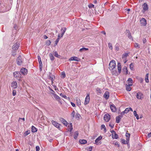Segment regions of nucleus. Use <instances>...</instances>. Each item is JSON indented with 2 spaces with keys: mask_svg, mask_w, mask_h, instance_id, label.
Returning a JSON list of instances; mask_svg holds the SVG:
<instances>
[{
  "mask_svg": "<svg viewBox=\"0 0 151 151\" xmlns=\"http://www.w3.org/2000/svg\"><path fill=\"white\" fill-rule=\"evenodd\" d=\"M109 69L110 70H112L114 69L116 66L115 61L114 60H112L111 61L109 64Z\"/></svg>",
  "mask_w": 151,
  "mask_h": 151,
  "instance_id": "obj_1",
  "label": "nucleus"
},
{
  "mask_svg": "<svg viewBox=\"0 0 151 151\" xmlns=\"http://www.w3.org/2000/svg\"><path fill=\"white\" fill-rule=\"evenodd\" d=\"M20 42H16L12 47V49L13 50H18L19 47Z\"/></svg>",
  "mask_w": 151,
  "mask_h": 151,
  "instance_id": "obj_2",
  "label": "nucleus"
},
{
  "mask_svg": "<svg viewBox=\"0 0 151 151\" xmlns=\"http://www.w3.org/2000/svg\"><path fill=\"white\" fill-rule=\"evenodd\" d=\"M23 63L22 59V57L20 55H19L17 59V64L20 65H21Z\"/></svg>",
  "mask_w": 151,
  "mask_h": 151,
  "instance_id": "obj_3",
  "label": "nucleus"
},
{
  "mask_svg": "<svg viewBox=\"0 0 151 151\" xmlns=\"http://www.w3.org/2000/svg\"><path fill=\"white\" fill-rule=\"evenodd\" d=\"M13 75L15 78H21V74L20 71H16L13 73Z\"/></svg>",
  "mask_w": 151,
  "mask_h": 151,
  "instance_id": "obj_4",
  "label": "nucleus"
},
{
  "mask_svg": "<svg viewBox=\"0 0 151 151\" xmlns=\"http://www.w3.org/2000/svg\"><path fill=\"white\" fill-rule=\"evenodd\" d=\"M51 122L52 124L56 128H58V129H60V124L54 120H52Z\"/></svg>",
  "mask_w": 151,
  "mask_h": 151,
  "instance_id": "obj_5",
  "label": "nucleus"
},
{
  "mask_svg": "<svg viewBox=\"0 0 151 151\" xmlns=\"http://www.w3.org/2000/svg\"><path fill=\"white\" fill-rule=\"evenodd\" d=\"M110 115L109 114H106L104 115V119L106 122H108L110 119Z\"/></svg>",
  "mask_w": 151,
  "mask_h": 151,
  "instance_id": "obj_6",
  "label": "nucleus"
},
{
  "mask_svg": "<svg viewBox=\"0 0 151 151\" xmlns=\"http://www.w3.org/2000/svg\"><path fill=\"white\" fill-rule=\"evenodd\" d=\"M140 22L141 25L145 26L147 24V21L145 19L142 18L140 20Z\"/></svg>",
  "mask_w": 151,
  "mask_h": 151,
  "instance_id": "obj_7",
  "label": "nucleus"
},
{
  "mask_svg": "<svg viewBox=\"0 0 151 151\" xmlns=\"http://www.w3.org/2000/svg\"><path fill=\"white\" fill-rule=\"evenodd\" d=\"M143 94L141 92L137 93L136 95L137 98L139 99H142L143 98Z\"/></svg>",
  "mask_w": 151,
  "mask_h": 151,
  "instance_id": "obj_8",
  "label": "nucleus"
},
{
  "mask_svg": "<svg viewBox=\"0 0 151 151\" xmlns=\"http://www.w3.org/2000/svg\"><path fill=\"white\" fill-rule=\"evenodd\" d=\"M20 72L21 74L25 75L27 74V70L26 68H23L21 69Z\"/></svg>",
  "mask_w": 151,
  "mask_h": 151,
  "instance_id": "obj_9",
  "label": "nucleus"
},
{
  "mask_svg": "<svg viewBox=\"0 0 151 151\" xmlns=\"http://www.w3.org/2000/svg\"><path fill=\"white\" fill-rule=\"evenodd\" d=\"M128 131H127V132L125 134V136L126 137V142L127 143L128 145L129 142V138L130 136V134L128 133L127 132Z\"/></svg>",
  "mask_w": 151,
  "mask_h": 151,
  "instance_id": "obj_10",
  "label": "nucleus"
},
{
  "mask_svg": "<svg viewBox=\"0 0 151 151\" xmlns=\"http://www.w3.org/2000/svg\"><path fill=\"white\" fill-rule=\"evenodd\" d=\"M143 6H144V7L143 9L142 12L144 13L148 9V7L147 4L146 3H144L143 4Z\"/></svg>",
  "mask_w": 151,
  "mask_h": 151,
  "instance_id": "obj_11",
  "label": "nucleus"
},
{
  "mask_svg": "<svg viewBox=\"0 0 151 151\" xmlns=\"http://www.w3.org/2000/svg\"><path fill=\"white\" fill-rule=\"evenodd\" d=\"M69 60H75L77 61H80L81 59L79 58H78L76 57L73 56L72 57L70 58L69 59Z\"/></svg>",
  "mask_w": 151,
  "mask_h": 151,
  "instance_id": "obj_12",
  "label": "nucleus"
},
{
  "mask_svg": "<svg viewBox=\"0 0 151 151\" xmlns=\"http://www.w3.org/2000/svg\"><path fill=\"white\" fill-rule=\"evenodd\" d=\"M49 79L51 80L52 83L53 81L55 79V76L54 75L52 74V73L50 72H49Z\"/></svg>",
  "mask_w": 151,
  "mask_h": 151,
  "instance_id": "obj_13",
  "label": "nucleus"
},
{
  "mask_svg": "<svg viewBox=\"0 0 151 151\" xmlns=\"http://www.w3.org/2000/svg\"><path fill=\"white\" fill-rule=\"evenodd\" d=\"M59 120L65 126H67L68 124V122L63 118H60Z\"/></svg>",
  "mask_w": 151,
  "mask_h": 151,
  "instance_id": "obj_14",
  "label": "nucleus"
},
{
  "mask_svg": "<svg viewBox=\"0 0 151 151\" xmlns=\"http://www.w3.org/2000/svg\"><path fill=\"white\" fill-rule=\"evenodd\" d=\"M110 107L112 111L113 112H115L116 111V107L113 104H111Z\"/></svg>",
  "mask_w": 151,
  "mask_h": 151,
  "instance_id": "obj_15",
  "label": "nucleus"
},
{
  "mask_svg": "<svg viewBox=\"0 0 151 151\" xmlns=\"http://www.w3.org/2000/svg\"><path fill=\"white\" fill-rule=\"evenodd\" d=\"M109 92L108 91H106L104 94V97L106 99H107L109 98Z\"/></svg>",
  "mask_w": 151,
  "mask_h": 151,
  "instance_id": "obj_16",
  "label": "nucleus"
},
{
  "mask_svg": "<svg viewBox=\"0 0 151 151\" xmlns=\"http://www.w3.org/2000/svg\"><path fill=\"white\" fill-rule=\"evenodd\" d=\"M11 86L14 88H17V83L16 81H13L12 83Z\"/></svg>",
  "mask_w": 151,
  "mask_h": 151,
  "instance_id": "obj_17",
  "label": "nucleus"
},
{
  "mask_svg": "<svg viewBox=\"0 0 151 151\" xmlns=\"http://www.w3.org/2000/svg\"><path fill=\"white\" fill-rule=\"evenodd\" d=\"M51 93L53 95L54 97L56 100L59 101L60 100V97L54 93Z\"/></svg>",
  "mask_w": 151,
  "mask_h": 151,
  "instance_id": "obj_18",
  "label": "nucleus"
},
{
  "mask_svg": "<svg viewBox=\"0 0 151 151\" xmlns=\"http://www.w3.org/2000/svg\"><path fill=\"white\" fill-rule=\"evenodd\" d=\"M117 66L119 73H120L121 71V65L120 63H118Z\"/></svg>",
  "mask_w": 151,
  "mask_h": 151,
  "instance_id": "obj_19",
  "label": "nucleus"
},
{
  "mask_svg": "<svg viewBox=\"0 0 151 151\" xmlns=\"http://www.w3.org/2000/svg\"><path fill=\"white\" fill-rule=\"evenodd\" d=\"M66 30V27L64 28V29L63 30V28H62L61 29V31H62L61 34V37H62L63 35H64L65 32Z\"/></svg>",
  "mask_w": 151,
  "mask_h": 151,
  "instance_id": "obj_20",
  "label": "nucleus"
},
{
  "mask_svg": "<svg viewBox=\"0 0 151 151\" xmlns=\"http://www.w3.org/2000/svg\"><path fill=\"white\" fill-rule=\"evenodd\" d=\"M79 142L81 144H84L87 142V141L85 139H80Z\"/></svg>",
  "mask_w": 151,
  "mask_h": 151,
  "instance_id": "obj_21",
  "label": "nucleus"
},
{
  "mask_svg": "<svg viewBox=\"0 0 151 151\" xmlns=\"http://www.w3.org/2000/svg\"><path fill=\"white\" fill-rule=\"evenodd\" d=\"M120 116H118L116 118V123H119L120 122V120L121 119V118H120Z\"/></svg>",
  "mask_w": 151,
  "mask_h": 151,
  "instance_id": "obj_22",
  "label": "nucleus"
},
{
  "mask_svg": "<svg viewBox=\"0 0 151 151\" xmlns=\"http://www.w3.org/2000/svg\"><path fill=\"white\" fill-rule=\"evenodd\" d=\"M127 32L128 33V37L130 39H131L132 40H133V38L131 36V33L129 32V30H127Z\"/></svg>",
  "mask_w": 151,
  "mask_h": 151,
  "instance_id": "obj_23",
  "label": "nucleus"
},
{
  "mask_svg": "<svg viewBox=\"0 0 151 151\" xmlns=\"http://www.w3.org/2000/svg\"><path fill=\"white\" fill-rule=\"evenodd\" d=\"M102 138V137L101 136H99V137L95 140V143H97Z\"/></svg>",
  "mask_w": 151,
  "mask_h": 151,
  "instance_id": "obj_24",
  "label": "nucleus"
},
{
  "mask_svg": "<svg viewBox=\"0 0 151 151\" xmlns=\"http://www.w3.org/2000/svg\"><path fill=\"white\" fill-rule=\"evenodd\" d=\"M78 135V131L75 132H74L73 137L74 139H76L77 138V137Z\"/></svg>",
  "mask_w": 151,
  "mask_h": 151,
  "instance_id": "obj_25",
  "label": "nucleus"
},
{
  "mask_svg": "<svg viewBox=\"0 0 151 151\" xmlns=\"http://www.w3.org/2000/svg\"><path fill=\"white\" fill-rule=\"evenodd\" d=\"M32 132H37V128L34 126H32Z\"/></svg>",
  "mask_w": 151,
  "mask_h": 151,
  "instance_id": "obj_26",
  "label": "nucleus"
},
{
  "mask_svg": "<svg viewBox=\"0 0 151 151\" xmlns=\"http://www.w3.org/2000/svg\"><path fill=\"white\" fill-rule=\"evenodd\" d=\"M90 100V98H86L84 102V104L87 105L88 104Z\"/></svg>",
  "mask_w": 151,
  "mask_h": 151,
  "instance_id": "obj_27",
  "label": "nucleus"
},
{
  "mask_svg": "<svg viewBox=\"0 0 151 151\" xmlns=\"http://www.w3.org/2000/svg\"><path fill=\"white\" fill-rule=\"evenodd\" d=\"M112 138L114 139H117L119 137V135L116 133H114L113 135V136H112Z\"/></svg>",
  "mask_w": 151,
  "mask_h": 151,
  "instance_id": "obj_28",
  "label": "nucleus"
},
{
  "mask_svg": "<svg viewBox=\"0 0 151 151\" xmlns=\"http://www.w3.org/2000/svg\"><path fill=\"white\" fill-rule=\"evenodd\" d=\"M126 90L127 91H129L132 90V88L129 86H128L127 84L126 85Z\"/></svg>",
  "mask_w": 151,
  "mask_h": 151,
  "instance_id": "obj_29",
  "label": "nucleus"
},
{
  "mask_svg": "<svg viewBox=\"0 0 151 151\" xmlns=\"http://www.w3.org/2000/svg\"><path fill=\"white\" fill-rule=\"evenodd\" d=\"M133 113H134V116L136 117L137 119H139V118L138 115L137 114V112L136 111H134Z\"/></svg>",
  "mask_w": 151,
  "mask_h": 151,
  "instance_id": "obj_30",
  "label": "nucleus"
},
{
  "mask_svg": "<svg viewBox=\"0 0 151 151\" xmlns=\"http://www.w3.org/2000/svg\"><path fill=\"white\" fill-rule=\"evenodd\" d=\"M50 59L51 61H53L55 59V57L51 53H50L49 55Z\"/></svg>",
  "mask_w": 151,
  "mask_h": 151,
  "instance_id": "obj_31",
  "label": "nucleus"
},
{
  "mask_svg": "<svg viewBox=\"0 0 151 151\" xmlns=\"http://www.w3.org/2000/svg\"><path fill=\"white\" fill-rule=\"evenodd\" d=\"M123 71L124 72H126V74H128V71L127 69V68L126 66H124L123 69Z\"/></svg>",
  "mask_w": 151,
  "mask_h": 151,
  "instance_id": "obj_32",
  "label": "nucleus"
},
{
  "mask_svg": "<svg viewBox=\"0 0 151 151\" xmlns=\"http://www.w3.org/2000/svg\"><path fill=\"white\" fill-rule=\"evenodd\" d=\"M145 80L146 83H148L149 82L148 73L146 75Z\"/></svg>",
  "mask_w": 151,
  "mask_h": 151,
  "instance_id": "obj_33",
  "label": "nucleus"
},
{
  "mask_svg": "<svg viewBox=\"0 0 151 151\" xmlns=\"http://www.w3.org/2000/svg\"><path fill=\"white\" fill-rule=\"evenodd\" d=\"M88 50V48H86L85 47H83L82 48H81L80 49L79 51L80 52H83V51L84 50Z\"/></svg>",
  "mask_w": 151,
  "mask_h": 151,
  "instance_id": "obj_34",
  "label": "nucleus"
},
{
  "mask_svg": "<svg viewBox=\"0 0 151 151\" xmlns=\"http://www.w3.org/2000/svg\"><path fill=\"white\" fill-rule=\"evenodd\" d=\"M104 129V132H106V128L104 124H102L101 126V129Z\"/></svg>",
  "mask_w": 151,
  "mask_h": 151,
  "instance_id": "obj_35",
  "label": "nucleus"
},
{
  "mask_svg": "<svg viewBox=\"0 0 151 151\" xmlns=\"http://www.w3.org/2000/svg\"><path fill=\"white\" fill-rule=\"evenodd\" d=\"M119 45L117 43L115 45V49L117 51H118L119 50Z\"/></svg>",
  "mask_w": 151,
  "mask_h": 151,
  "instance_id": "obj_36",
  "label": "nucleus"
},
{
  "mask_svg": "<svg viewBox=\"0 0 151 151\" xmlns=\"http://www.w3.org/2000/svg\"><path fill=\"white\" fill-rule=\"evenodd\" d=\"M54 55L55 57L59 58L60 57V55H58L57 52L56 51L54 52Z\"/></svg>",
  "mask_w": 151,
  "mask_h": 151,
  "instance_id": "obj_37",
  "label": "nucleus"
},
{
  "mask_svg": "<svg viewBox=\"0 0 151 151\" xmlns=\"http://www.w3.org/2000/svg\"><path fill=\"white\" fill-rule=\"evenodd\" d=\"M134 65H133V64L132 63H131L130 65H129V68L130 69L132 70H133L134 68Z\"/></svg>",
  "mask_w": 151,
  "mask_h": 151,
  "instance_id": "obj_38",
  "label": "nucleus"
},
{
  "mask_svg": "<svg viewBox=\"0 0 151 151\" xmlns=\"http://www.w3.org/2000/svg\"><path fill=\"white\" fill-rule=\"evenodd\" d=\"M68 131L70 132H71L73 129L72 126H69V125H68Z\"/></svg>",
  "mask_w": 151,
  "mask_h": 151,
  "instance_id": "obj_39",
  "label": "nucleus"
},
{
  "mask_svg": "<svg viewBox=\"0 0 151 151\" xmlns=\"http://www.w3.org/2000/svg\"><path fill=\"white\" fill-rule=\"evenodd\" d=\"M127 81L128 82V83H133V80H132L130 78H129L127 80Z\"/></svg>",
  "mask_w": 151,
  "mask_h": 151,
  "instance_id": "obj_40",
  "label": "nucleus"
},
{
  "mask_svg": "<svg viewBox=\"0 0 151 151\" xmlns=\"http://www.w3.org/2000/svg\"><path fill=\"white\" fill-rule=\"evenodd\" d=\"M37 58H38V61H39V64H41L42 63L40 56L38 55L37 56Z\"/></svg>",
  "mask_w": 151,
  "mask_h": 151,
  "instance_id": "obj_41",
  "label": "nucleus"
},
{
  "mask_svg": "<svg viewBox=\"0 0 151 151\" xmlns=\"http://www.w3.org/2000/svg\"><path fill=\"white\" fill-rule=\"evenodd\" d=\"M128 56V53H125L123 54L122 55V58H123L125 57H127Z\"/></svg>",
  "mask_w": 151,
  "mask_h": 151,
  "instance_id": "obj_42",
  "label": "nucleus"
},
{
  "mask_svg": "<svg viewBox=\"0 0 151 151\" xmlns=\"http://www.w3.org/2000/svg\"><path fill=\"white\" fill-rule=\"evenodd\" d=\"M16 50H12V55L13 56H15L16 54Z\"/></svg>",
  "mask_w": 151,
  "mask_h": 151,
  "instance_id": "obj_43",
  "label": "nucleus"
},
{
  "mask_svg": "<svg viewBox=\"0 0 151 151\" xmlns=\"http://www.w3.org/2000/svg\"><path fill=\"white\" fill-rule=\"evenodd\" d=\"M96 91H97V92L98 93H99V94H101V93H102V91H101V90L100 89V88H96Z\"/></svg>",
  "mask_w": 151,
  "mask_h": 151,
  "instance_id": "obj_44",
  "label": "nucleus"
},
{
  "mask_svg": "<svg viewBox=\"0 0 151 151\" xmlns=\"http://www.w3.org/2000/svg\"><path fill=\"white\" fill-rule=\"evenodd\" d=\"M30 133V131L27 130L24 133V135L26 136L29 134Z\"/></svg>",
  "mask_w": 151,
  "mask_h": 151,
  "instance_id": "obj_45",
  "label": "nucleus"
},
{
  "mask_svg": "<svg viewBox=\"0 0 151 151\" xmlns=\"http://www.w3.org/2000/svg\"><path fill=\"white\" fill-rule=\"evenodd\" d=\"M121 142L123 144H127L125 140L124 139H121Z\"/></svg>",
  "mask_w": 151,
  "mask_h": 151,
  "instance_id": "obj_46",
  "label": "nucleus"
},
{
  "mask_svg": "<svg viewBox=\"0 0 151 151\" xmlns=\"http://www.w3.org/2000/svg\"><path fill=\"white\" fill-rule=\"evenodd\" d=\"M92 147L90 146L89 147H87L86 149L88 150V151H91L92 150Z\"/></svg>",
  "mask_w": 151,
  "mask_h": 151,
  "instance_id": "obj_47",
  "label": "nucleus"
},
{
  "mask_svg": "<svg viewBox=\"0 0 151 151\" xmlns=\"http://www.w3.org/2000/svg\"><path fill=\"white\" fill-rule=\"evenodd\" d=\"M134 46L135 47L137 48H139V44L137 43H135L134 44Z\"/></svg>",
  "mask_w": 151,
  "mask_h": 151,
  "instance_id": "obj_48",
  "label": "nucleus"
},
{
  "mask_svg": "<svg viewBox=\"0 0 151 151\" xmlns=\"http://www.w3.org/2000/svg\"><path fill=\"white\" fill-rule=\"evenodd\" d=\"M51 43V41L50 40H47L46 42V44L47 45H50Z\"/></svg>",
  "mask_w": 151,
  "mask_h": 151,
  "instance_id": "obj_49",
  "label": "nucleus"
},
{
  "mask_svg": "<svg viewBox=\"0 0 151 151\" xmlns=\"http://www.w3.org/2000/svg\"><path fill=\"white\" fill-rule=\"evenodd\" d=\"M60 95L62 97L64 98L65 99H66L67 98V97L65 95L63 94L62 93H61L60 94Z\"/></svg>",
  "mask_w": 151,
  "mask_h": 151,
  "instance_id": "obj_50",
  "label": "nucleus"
},
{
  "mask_svg": "<svg viewBox=\"0 0 151 151\" xmlns=\"http://www.w3.org/2000/svg\"><path fill=\"white\" fill-rule=\"evenodd\" d=\"M88 7L89 8H91L92 7H94V5L92 4H90L88 6Z\"/></svg>",
  "mask_w": 151,
  "mask_h": 151,
  "instance_id": "obj_51",
  "label": "nucleus"
},
{
  "mask_svg": "<svg viewBox=\"0 0 151 151\" xmlns=\"http://www.w3.org/2000/svg\"><path fill=\"white\" fill-rule=\"evenodd\" d=\"M108 46H109V48L110 49H111V50L112 49V48H113L111 44V43H108Z\"/></svg>",
  "mask_w": 151,
  "mask_h": 151,
  "instance_id": "obj_52",
  "label": "nucleus"
},
{
  "mask_svg": "<svg viewBox=\"0 0 151 151\" xmlns=\"http://www.w3.org/2000/svg\"><path fill=\"white\" fill-rule=\"evenodd\" d=\"M42 68V64H40V71H41Z\"/></svg>",
  "mask_w": 151,
  "mask_h": 151,
  "instance_id": "obj_53",
  "label": "nucleus"
},
{
  "mask_svg": "<svg viewBox=\"0 0 151 151\" xmlns=\"http://www.w3.org/2000/svg\"><path fill=\"white\" fill-rule=\"evenodd\" d=\"M77 103L78 105H81V101L80 99H77Z\"/></svg>",
  "mask_w": 151,
  "mask_h": 151,
  "instance_id": "obj_54",
  "label": "nucleus"
},
{
  "mask_svg": "<svg viewBox=\"0 0 151 151\" xmlns=\"http://www.w3.org/2000/svg\"><path fill=\"white\" fill-rule=\"evenodd\" d=\"M109 126L111 127V129L113 128L114 127V125L113 124H111L110 123L109 124Z\"/></svg>",
  "mask_w": 151,
  "mask_h": 151,
  "instance_id": "obj_55",
  "label": "nucleus"
},
{
  "mask_svg": "<svg viewBox=\"0 0 151 151\" xmlns=\"http://www.w3.org/2000/svg\"><path fill=\"white\" fill-rule=\"evenodd\" d=\"M61 74L63 76V78H64L65 77V74L64 72H63L61 73Z\"/></svg>",
  "mask_w": 151,
  "mask_h": 151,
  "instance_id": "obj_56",
  "label": "nucleus"
},
{
  "mask_svg": "<svg viewBox=\"0 0 151 151\" xmlns=\"http://www.w3.org/2000/svg\"><path fill=\"white\" fill-rule=\"evenodd\" d=\"M71 115L73 118H74L75 115V111L73 110L71 113Z\"/></svg>",
  "mask_w": 151,
  "mask_h": 151,
  "instance_id": "obj_57",
  "label": "nucleus"
},
{
  "mask_svg": "<svg viewBox=\"0 0 151 151\" xmlns=\"http://www.w3.org/2000/svg\"><path fill=\"white\" fill-rule=\"evenodd\" d=\"M124 111L125 113H127L129 111V108L126 109Z\"/></svg>",
  "mask_w": 151,
  "mask_h": 151,
  "instance_id": "obj_58",
  "label": "nucleus"
},
{
  "mask_svg": "<svg viewBox=\"0 0 151 151\" xmlns=\"http://www.w3.org/2000/svg\"><path fill=\"white\" fill-rule=\"evenodd\" d=\"M36 151H39L40 150V147L39 146H37L36 147Z\"/></svg>",
  "mask_w": 151,
  "mask_h": 151,
  "instance_id": "obj_59",
  "label": "nucleus"
},
{
  "mask_svg": "<svg viewBox=\"0 0 151 151\" xmlns=\"http://www.w3.org/2000/svg\"><path fill=\"white\" fill-rule=\"evenodd\" d=\"M59 38H57L55 41V45H56L57 44H58V42H59Z\"/></svg>",
  "mask_w": 151,
  "mask_h": 151,
  "instance_id": "obj_60",
  "label": "nucleus"
},
{
  "mask_svg": "<svg viewBox=\"0 0 151 151\" xmlns=\"http://www.w3.org/2000/svg\"><path fill=\"white\" fill-rule=\"evenodd\" d=\"M110 132L112 133V136H113L114 134V133H116V132L114 130H113L110 131Z\"/></svg>",
  "mask_w": 151,
  "mask_h": 151,
  "instance_id": "obj_61",
  "label": "nucleus"
},
{
  "mask_svg": "<svg viewBox=\"0 0 151 151\" xmlns=\"http://www.w3.org/2000/svg\"><path fill=\"white\" fill-rule=\"evenodd\" d=\"M16 94V91L15 90H13L12 92V95L13 96H15Z\"/></svg>",
  "mask_w": 151,
  "mask_h": 151,
  "instance_id": "obj_62",
  "label": "nucleus"
},
{
  "mask_svg": "<svg viewBox=\"0 0 151 151\" xmlns=\"http://www.w3.org/2000/svg\"><path fill=\"white\" fill-rule=\"evenodd\" d=\"M49 90L52 92V93H55V92L49 86Z\"/></svg>",
  "mask_w": 151,
  "mask_h": 151,
  "instance_id": "obj_63",
  "label": "nucleus"
},
{
  "mask_svg": "<svg viewBox=\"0 0 151 151\" xmlns=\"http://www.w3.org/2000/svg\"><path fill=\"white\" fill-rule=\"evenodd\" d=\"M147 136L149 138L151 137V132L148 134Z\"/></svg>",
  "mask_w": 151,
  "mask_h": 151,
  "instance_id": "obj_64",
  "label": "nucleus"
}]
</instances>
